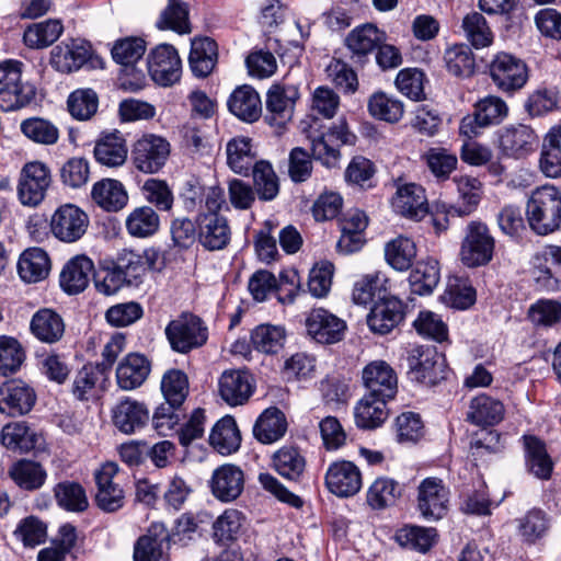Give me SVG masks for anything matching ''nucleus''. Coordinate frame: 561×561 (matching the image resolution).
<instances>
[{
    "label": "nucleus",
    "mask_w": 561,
    "mask_h": 561,
    "mask_svg": "<svg viewBox=\"0 0 561 561\" xmlns=\"http://www.w3.org/2000/svg\"><path fill=\"white\" fill-rule=\"evenodd\" d=\"M226 204L224 191L209 187L196 215L197 241L208 251L227 248L231 240V228L226 216L220 214Z\"/></svg>",
    "instance_id": "f257e3e1"
},
{
    "label": "nucleus",
    "mask_w": 561,
    "mask_h": 561,
    "mask_svg": "<svg viewBox=\"0 0 561 561\" xmlns=\"http://www.w3.org/2000/svg\"><path fill=\"white\" fill-rule=\"evenodd\" d=\"M530 228L539 236L556 231L561 224V192L553 185L537 187L526 208Z\"/></svg>",
    "instance_id": "f03ea898"
},
{
    "label": "nucleus",
    "mask_w": 561,
    "mask_h": 561,
    "mask_svg": "<svg viewBox=\"0 0 561 561\" xmlns=\"http://www.w3.org/2000/svg\"><path fill=\"white\" fill-rule=\"evenodd\" d=\"M165 335L172 350L185 354L206 343L208 329L199 317L184 312L167 325Z\"/></svg>",
    "instance_id": "7ed1b4c3"
},
{
    "label": "nucleus",
    "mask_w": 561,
    "mask_h": 561,
    "mask_svg": "<svg viewBox=\"0 0 561 561\" xmlns=\"http://www.w3.org/2000/svg\"><path fill=\"white\" fill-rule=\"evenodd\" d=\"M319 127L318 119L313 118L308 128H304L311 144L312 157L327 167H333L340 156V146L348 142L350 135L344 124L327 130H320Z\"/></svg>",
    "instance_id": "20e7f679"
},
{
    "label": "nucleus",
    "mask_w": 561,
    "mask_h": 561,
    "mask_svg": "<svg viewBox=\"0 0 561 561\" xmlns=\"http://www.w3.org/2000/svg\"><path fill=\"white\" fill-rule=\"evenodd\" d=\"M495 240L489 228L481 221H471L466 228L459 252L460 261L467 267L486 265L493 257Z\"/></svg>",
    "instance_id": "39448f33"
},
{
    "label": "nucleus",
    "mask_w": 561,
    "mask_h": 561,
    "mask_svg": "<svg viewBox=\"0 0 561 561\" xmlns=\"http://www.w3.org/2000/svg\"><path fill=\"white\" fill-rule=\"evenodd\" d=\"M409 375L414 381L435 386L446 378V359L434 346H416L409 357Z\"/></svg>",
    "instance_id": "423d86ee"
},
{
    "label": "nucleus",
    "mask_w": 561,
    "mask_h": 561,
    "mask_svg": "<svg viewBox=\"0 0 561 561\" xmlns=\"http://www.w3.org/2000/svg\"><path fill=\"white\" fill-rule=\"evenodd\" d=\"M169 141L157 135H145L131 149V161L135 168L144 173L152 174L160 171L170 156Z\"/></svg>",
    "instance_id": "0eeeda50"
},
{
    "label": "nucleus",
    "mask_w": 561,
    "mask_h": 561,
    "mask_svg": "<svg viewBox=\"0 0 561 561\" xmlns=\"http://www.w3.org/2000/svg\"><path fill=\"white\" fill-rule=\"evenodd\" d=\"M417 511L428 522L442 519L448 512L449 490L442 479L426 478L417 488Z\"/></svg>",
    "instance_id": "6e6552de"
},
{
    "label": "nucleus",
    "mask_w": 561,
    "mask_h": 561,
    "mask_svg": "<svg viewBox=\"0 0 561 561\" xmlns=\"http://www.w3.org/2000/svg\"><path fill=\"white\" fill-rule=\"evenodd\" d=\"M363 385L368 398L375 397L393 400L398 393V376L394 369L385 360L368 363L362 370Z\"/></svg>",
    "instance_id": "1a4fd4ad"
},
{
    "label": "nucleus",
    "mask_w": 561,
    "mask_h": 561,
    "mask_svg": "<svg viewBox=\"0 0 561 561\" xmlns=\"http://www.w3.org/2000/svg\"><path fill=\"white\" fill-rule=\"evenodd\" d=\"M490 75L496 87L504 92L522 89L528 80L526 64L507 53L497 54L490 65Z\"/></svg>",
    "instance_id": "9d476101"
},
{
    "label": "nucleus",
    "mask_w": 561,
    "mask_h": 561,
    "mask_svg": "<svg viewBox=\"0 0 561 561\" xmlns=\"http://www.w3.org/2000/svg\"><path fill=\"white\" fill-rule=\"evenodd\" d=\"M88 226V215L72 204H65L58 207L50 219L51 233L55 238L66 243H72L81 239Z\"/></svg>",
    "instance_id": "9b49d317"
},
{
    "label": "nucleus",
    "mask_w": 561,
    "mask_h": 561,
    "mask_svg": "<svg viewBox=\"0 0 561 561\" xmlns=\"http://www.w3.org/2000/svg\"><path fill=\"white\" fill-rule=\"evenodd\" d=\"M148 71L151 79L161 87L176 83L182 73L178 50L170 44L158 45L148 56Z\"/></svg>",
    "instance_id": "f8f14e48"
},
{
    "label": "nucleus",
    "mask_w": 561,
    "mask_h": 561,
    "mask_svg": "<svg viewBox=\"0 0 561 561\" xmlns=\"http://www.w3.org/2000/svg\"><path fill=\"white\" fill-rule=\"evenodd\" d=\"M50 185L47 167L38 161L26 163L20 175L18 195L23 205L37 206L45 198Z\"/></svg>",
    "instance_id": "ddd939ff"
},
{
    "label": "nucleus",
    "mask_w": 561,
    "mask_h": 561,
    "mask_svg": "<svg viewBox=\"0 0 561 561\" xmlns=\"http://www.w3.org/2000/svg\"><path fill=\"white\" fill-rule=\"evenodd\" d=\"M394 213L415 221L422 220L428 213V202L425 190L416 183L397 184L391 198Z\"/></svg>",
    "instance_id": "4468645a"
},
{
    "label": "nucleus",
    "mask_w": 561,
    "mask_h": 561,
    "mask_svg": "<svg viewBox=\"0 0 561 561\" xmlns=\"http://www.w3.org/2000/svg\"><path fill=\"white\" fill-rule=\"evenodd\" d=\"M328 490L339 497H350L359 492L363 480L358 467L352 461L332 462L325 472Z\"/></svg>",
    "instance_id": "2eb2a0df"
},
{
    "label": "nucleus",
    "mask_w": 561,
    "mask_h": 561,
    "mask_svg": "<svg viewBox=\"0 0 561 561\" xmlns=\"http://www.w3.org/2000/svg\"><path fill=\"white\" fill-rule=\"evenodd\" d=\"M91 45L80 38L61 42L50 51L49 64L62 73L79 70L91 57Z\"/></svg>",
    "instance_id": "dca6fc26"
},
{
    "label": "nucleus",
    "mask_w": 561,
    "mask_h": 561,
    "mask_svg": "<svg viewBox=\"0 0 561 561\" xmlns=\"http://www.w3.org/2000/svg\"><path fill=\"white\" fill-rule=\"evenodd\" d=\"M345 322L323 308L312 309L306 318L308 335L322 344H332L342 340Z\"/></svg>",
    "instance_id": "f3484780"
},
{
    "label": "nucleus",
    "mask_w": 561,
    "mask_h": 561,
    "mask_svg": "<svg viewBox=\"0 0 561 561\" xmlns=\"http://www.w3.org/2000/svg\"><path fill=\"white\" fill-rule=\"evenodd\" d=\"M385 41V32L374 24L366 23L347 34L345 45L351 51V60L363 66L369 60V55Z\"/></svg>",
    "instance_id": "a211bd4d"
},
{
    "label": "nucleus",
    "mask_w": 561,
    "mask_h": 561,
    "mask_svg": "<svg viewBox=\"0 0 561 561\" xmlns=\"http://www.w3.org/2000/svg\"><path fill=\"white\" fill-rule=\"evenodd\" d=\"M36 394L22 380H10L0 387V412L9 416L23 415L34 407Z\"/></svg>",
    "instance_id": "6ab92c4d"
},
{
    "label": "nucleus",
    "mask_w": 561,
    "mask_h": 561,
    "mask_svg": "<svg viewBox=\"0 0 561 561\" xmlns=\"http://www.w3.org/2000/svg\"><path fill=\"white\" fill-rule=\"evenodd\" d=\"M118 473V466L115 462L104 463L95 473L98 492L95 501L104 512H115L124 505V491L113 480Z\"/></svg>",
    "instance_id": "aec40b11"
},
{
    "label": "nucleus",
    "mask_w": 561,
    "mask_h": 561,
    "mask_svg": "<svg viewBox=\"0 0 561 561\" xmlns=\"http://www.w3.org/2000/svg\"><path fill=\"white\" fill-rule=\"evenodd\" d=\"M402 320V302L391 296L376 301L367 316V324L370 330L381 335L391 332Z\"/></svg>",
    "instance_id": "412c9836"
},
{
    "label": "nucleus",
    "mask_w": 561,
    "mask_h": 561,
    "mask_svg": "<svg viewBox=\"0 0 561 561\" xmlns=\"http://www.w3.org/2000/svg\"><path fill=\"white\" fill-rule=\"evenodd\" d=\"M244 488L243 471L234 465H222L214 470L210 489L216 499L231 502L240 496Z\"/></svg>",
    "instance_id": "4be33fe9"
},
{
    "label": "nucleus",
    "mask_w": 561,
    "mask_h": 561,
    "mask_svg": "<svg viewBox=\"0 0 561 561\" xmlns=\"http://www.w3.org/2000/svg\"><path fill=\"white\" fill-rule=\"evenodd\" d=\"M538 136L533 128L518 124L506 127L500 136L502 151L513 158H522L534 151Z\"/></svg>",
    "instance_id": "5701e85b"
},
{
    "label": "nucleus",
    "mask_w": 561,
    "mask_h": 561,
    "mask_svg": "<svg viewBox=\"0 0 561 561\" xmlns=\"http://www.w3.org/2000/svg\"><path fill=\"white\" fill-rule=\"evenodd\" d=\"M149 420V411L144 403L125 399L112 410L114 426L124 434H134L142 428Z\"/></svg>",
    "instance_id": "b1692460"
},
{
    "label": "nucleus",
    "mask_w": 561,
    "mask_h": 561,
    "mask_svg": "<svg viewBox=\"0 0 561 561\" xmlns=\"http://www.w3.org/2000/svg\"><path fill=\"white\" fill-rule=\"evenodd\" d=\"M299 98V91L293 84H274L267 92L266 108L273 115L272 119L277 125L289 121L294 113V106Z\"/></svg>",
    "instance_id": "393cba45"
},
{
    "label": "nucleus",
    "mask_w": 561,
    "mask_h": 561,
    "mask_svg": "<svg viewBox=\"0 0 561 561\" xmlns=\"http://www.w3.org/2000/svg\"><path fill=\"white\" fill-rule=\"evenodd\" d=\"M229 111L239 119L253 123L262 114V102L259 93L248 84L236 88L228 99Z\"/></svg>",
    "instance_id": "a878e982"
},
{
    "label": "nucleus",
    "mask_w": 561,
    "mask_h": 561,
    "mask_svg": "<svg viewBox=\"0 0 561 561\" xmlns=\"http://www.w3.org/2000/svg\"><path fill=\"white\" fill-rule=\"evenodd\" d=\"M94 271V264L85 255L72 257L60 273V286L70 294L76 295L83 291L90 283V277Z\"/></svg>",
    "instance_id": "bb28decb"
},
{
    "label": "nucleus",
    "mask_w": 561,
    "mask_h": 561,
    "mask_svg": "<svg viewBox=\"0 0 561 561\" xmlns=\"http://www.w3.org/2000/svg\"><path fill=\"white\" fill-rule=\"evenodd\" d=\"M150 373V362L141 354H128L116 368L117 385L123 390L140 387Z\"/></svg>",
    "instance_id": "cd10ccee"
},
{
    "label": "nucleus",
    "mask_w": 561,
    "mask_h": 561,
    "mask_svg": "<svg viewBox=\"0 0 561 561\" xmlns=\"http://www.w3.org/2000/svg\"><path fill=\"white\" fill-rule=\"evenodd\" d=\"M93 153L96 161L103 165H123L128 154L126 140L117 130L104 134L96 140Z\"/></svg>",
    "instance_id": "c85d7f7f"
},
{
    "label": "nucleus",
    "mask_w": 561,
    "mask_h": 561,
    "mask_svg": "<svg viewBox=\"0 0 561 561\" xmlns=\"http://www.w3.org/2000/svg\"><path fill=\"white\" fill-rule=\"evenodd\" d=\"M30 329L37 340L53 344L60 341L64 336L65 322L55 310L43 308L33 314Z\"/></svg>",
    "instance_id": "c756f323"
},
{
    "label": "nucleus",
    "mask_w": 561,
    "mask_h": 561,
    "mask_svg": "<svg viewBox=\"0 0 561 561\" xmlns=\"http://www.w3.org/2000/svg\"><path fill=\"white\" fill-rule=\"evenodd\" d=\"M252 391L251 377L245 371H225L219 379L220 396L230 405L243 404Z\"/></svg>",
    "instance_id": "7c9ffc66"
},
{
    "label": "nucleus",
    "mask_w": 561,
    "mask_h": 561,
    "mask_svg": "<svg viewBox=\"0 0 561 561\" xmlns=\"http://www.w3.org/2000/svg\"><path fill=\"white\" fill-rule=\"evenodd\" d=\"M505 414L502 401L488 394H479L470 401L467 420L478 426L499 424Z\"/></svg>",
    "instance_id": "2f4dec72"
},
{
    "label": "nucleus",
    "mask_w": 561,
    "mask_h": 561,
    "mask_svg": "<svg viewBox=\"0 0 561 561\" xmlns=\"http://www.w3.org/2000/svg\"><path fill=\"white\" fill-rule=\"evenodd\" d=\"M523 440L528 471L538 479L548 480L553 470V462L547 451L546 444L531 435H525Z\"/></svg>",
    "instance_id": "473e14b6"
},
{
    "label": "nucleus",
    "mask_w": 561,
    "mask_h": 561,
    "mask_svg": "<svg viewBox=\"0 0 561 561\" xmlns=\"http://www.w3.org/2000/svg\"><path fill=\"white\" fill-rule=\"evenodd\" d=\"M217 57V44L214 39L202 37L192 41L188 62L196 77L209 76L216 66Z\"/></svg>",
    "instance_id": "72a5a7b5"
},
{
    "label": "nucleus",
    "mask_w": 561,
    "mask_h": 561,
    "mask_svg": "<svg viewBox=\"0 0 561 561\" xmlns=\"http://www.w3.org/2000/svg\"><path fill=\"white\" fill-rule=\"evenodd\" d=\"M93 202L106 211H118L128 202L123 184L117 180L103 179L96 182L91 192Z\"/></svg>",
    "instance_id": "f704fd0d"
},
{
    "label": "nucleus",
    "mask_w": 561,
    "mask_h": 561,
    "mask_svg": "<svg viewBox=\"0 0 561 561\" xmlns=\"http://www.w3.org/2000/svg\"><path fill=\"white\" fill-rule=\"evenodd\" d=\"M159 228L160 216L150 206L135 207L125 219V229L133 238L146 239L152 237L159 231Z\"/></svg>",
    "instance_id": "c9c22d12"
},
{
    "label": "nucleus",
    "mask_w": 561,
    "mask_h": 561,
    "mask_svg": "<svg viewBox=\"0 0 561 561\" xmlns=\"http://www.w3.org/2000/svg\"><path fill=\"white\" fill-rule=\"evenodd\" d=\"M50 270L47 253L39 248L25 250L18 262L20 277L26 283H37L44 279Z\"/></svg>",
    "instance_id": "e433bc0d"
},
{
    "label": "nucleus",
    "mask_w": 561,
    "mask_h": 561,
    "mask_svg": "<svg viewBox=\"0 0 561 561\" xmlns=\"http://www.w3.org/2000/svg\"><path fill=\"white\" fill-rule=\"evenodd\" d=\"M389 400L365 394L355 407V423L364 430L379 427L388 417L387 403Z\"/></svg>",
    "instance_id": "4c0bfd02"
},
{
    "label": "nucleus",
    "mask_w": 561,
    "mask_h": 561,
    "mask_svg": "<svg viewBox=\"0 0 561 561\" xmlns=\"http://www.w3.org/2000/svg\"><path fill=\"white\" fill-rule=\"evenodd\" d=\"M287 430L284 413L277 408L266 409L256 420L253 434L263 444H271L282 438Z\"/></svg>",
    "instance_id": "58836bf2"
},
{
    "label": "nucleus",
    "mask_w": 561,
    "mask_h": 561,
    "mask_svg": "<svg viewBox=\"0 0 561 561\" xmlns=\"http://www.w3.org/2000/svg\"><path fill=\"white\" fill-rule=\"evenodd\" d=\"M454 182L459 194L460 204L450 206L449 214H457L459 217L468 216L480 203L482 184L477 178L469 175L455 176Z\"/></svg>",
    "instance_id": "ea45409f"
},
{
    "label": "nucleus",
    "mask_w": 561,
    "mask_h": 561,
    "mask_svg": "<svg viewBox=\"0 0 561 561\" xmlns=\"http://www.w3.org/2000/svg\"><path fill=\"white\" fill-rule=\"evenodd\" d=\"M209 443L221 455H230L239 449L241 435L232 416H225L214 425Z\"/></svg>",
    "instance_id": "a19ab883"
},
{
    "label": "nucleus",
    "mask_w": 561,
    "mask_h": 561,
    "mask_svg": "<svg viewBox=\"0 0 561 561\" xmlns=\"http://www.w3.org/2000/svg\"><path fill=\"white\" fill-rule=\"evenodd\" d=\"M539 167L548 178L561 176V125L551 128L545 137Z\"/></svg>",
    "instance_id": "79ce46f5"
},
{
    "label": "nucleus",
    "mask_w": 561,
    "mask_h": 561,
    "mask_svg": "<svg viewBox=\"0 0 561 561\" xmlns=\"http://www.w3.org/2000/svg\"><path fill=\"white\" fill-rule=\"evenodd\" d=\"M273 466L279 476L299 481L306 469V459L297 447L284 446L273 455Z\"/></svg>",
    "instance_id": "37998d69"
},
{
    "label": "nucleus",
    "mask_w": 561,
    "mask_h": 561,
    "mask_svg": "<svg viewBox=\"0 0 561 561\" xmlns=\"http://www.w3.org/2000/svg\"><path fill=\"white\" fill-rule=\"evenodd\" d=\"M388 279L380 272L362 276L354 285L353 300L357 305H367L374 299L380 301L387 297Z\"/></svg>",
    "instance_id": "c03bdc74"
},
{
    "label": "nucleus",
    "mask_w": 561,
    "mask_h": 561,
    "mask_svg": "<svg viewBox=\"0 0 561 561\" xmlns=\"http://www.w3.org/2000/svg\"><path fill=\"white\" fill-rule=\"evenodd\" d=\"M64 32L59 20H46L30 25L23 35L24 43L30 48H44L55 43Z\"/></svg>",
    "instance_id": "a18cd8bd"
},
{
    "label": "nucleus",
    "mask_w": 561,
    "mask_h": 561,
    "mask_svg": "<svg viewBox=\"0 0 561 561\" xmlns=\"http://www.w3.org/2000/svg\"><path fill=\"white\" fill-rule=\"evenodd\" d=\"M516 522L518 535L524 542L529 545H534L543 538L550 527L548 515L539 508L528 511Z\"/></svg>",
    "instance_id": "49530a36"
},
{
    "label": "nucleus",
    "mask_w": 561,
    "mask_h": 561,
    "mask_svg": "<svg viewBox=\"0 0 561 561\" xmlns=\"http://www.w3.org/2000/svg\"><path fill=\"white\" fill-rule=\"evenodd\" d=\"M1 443L8 449L27 453L35 448L38 437L24 422L7 424L1 431Z\"/></svg>",
    "instance_id": "de8ad7c7"
},
{
    "label": "nucleus",
    "mask_w": 561,
    "mask_h": 561,
    "mask_svg": "<svg viewBox=\"0 0 561 561\" xmlns=\"http://www.w3.org/2000/svg\"><path fill=\"white\" fill-rule=\"evenodd\" d=\"M416 256V245L410 238L399 236L385 247L387 263L397 271H407Z\"/></svg>",
    "instance_id": "09e8293b"
},
{
    "label": "nucleus",
    "mask_w": 561,
    "mask_h": 561,
    "mask_svg": "<svg viewBox=\"0 0 561 561\" xmlns=\"http://www.w3.org/2000/svg\"><path fill=\"white\" fill-rule=\"evenodd\" d=\"M440 278L438 262L434 259L417 262L410 274L412 291L417 295H430Z\"/></svg>",
    "instance_id": "8fccbe9b"
},
{
    "label": "nucleus",
    "mask_w": 561,
    "mask_h": 561,
    "mask_svg": "<svg viewBox=\"0 0 561 561\" xmlns=\"http://www.w3.org/2000/svg\"><path fill=\"white\" fill-rule=\"evenodd\" d=\"M252 171L255 193L259 199L270 202L279 193V180L272 164L261 160L255 162Z\"/></svg>",
    "instance_id": "3c124183"
},
{
    "label": "nucleus",
    "mask_w": 561,
    "mask_h": 561,
    "mask_svg": "<svg viewBox=\"0 0 561 561\" xmlns=\"http://www.w3.org/2000/svg\"><path fill=\"white\" fill-rule=\"evenodd\" d=\"M402 494V486L393 479L377 478L367 492V503L374 510H382L396 504Z\"/></svg>",
    "instance_id": "603ef678"
},
{
    "label": "nucleus",
    "mask_w": 561,
    "mask_h": 561,
    "mask_svg": "<svg viewBox=\"0 0 561 561\" xmlns=\"http://www.w3.org/2000/svg\"><path fill=\"white\" fill-rule=\"evenodd\" d=\"M160 387L167 403L182 405L190 392L188 377L183 370L171 368L163 374Z\"/></svg>",
    "instance_id": "864d4df0"
},
{
    "label": "nucleus",
    "mask_w": 561,
    "mask_h": 561,
    "mask_svg": "<svg viewBox=\"0 0 561 561\" xmlns=\"http://www.w3.org/2000/svg\"><path fill=\"white\" fill-rule=\"evenodd\" d=\"M54 495L57 504L69 512H83L89 501L83 486L75 481H62L55 485Z\"/></svg>",
    "instance_id": "5fc2aeb1"
},
{
    "label": "nucleus",
    "mask_w": 561,
    "mask_h": 561,
    "mask_svg": "<svg viewBox=\"0 0 561 561\" xmlns=\"http://www.w3.org/2000/svg\"><path fill=\"white\" fill-rule=\"evenodd\" d=\"M227 162L234 173L248 175L255 164V157L248 138H233L227 144Z\"/></svg>",
    "instance_id": "6e6d98bb"
},
{
    "label": "nucleus",
    "mask_w": 561,
    "mask_h": 561,
    "mask_svg": "<svg viewBox=\"0 0 561 561\" xmlns=\"http://www.w3.org/2000/svg\"><path fill=\"white\" fill-rule=\"evenodd\" d=\"M9 476L20 488L32 491L44 484L47 474L39 463L20 460L11 466Z\"/></svg>",
    "instance_id": "4d7b16f0"
},
{
    "label": "nucleus",
    "mask_w": 561,
    "mask_h": 561,
    "mask_svg": "<svg viewBox=\"0 0 561 561\" xmlns=\"http://www.w3.org/2000/svg\"><path fill=\"white\" fill-rule=\"evenodd\" d=\"M285 339V330L279 325L261 324L251 333L253 347L264 354L278 353L284 346Z\"/></svg>",
    "instance_id": "13d9d810"
},
{
    "label": "nucleus",
    "mask_w": 561,
    "mask_h": 561,
    "mask_svg": "<svg viewBox=\"0 0 561 561\" xmlns=\"http://www.w3.org/2000/svg\"><path fill=\"white\" fill-rule=\"evenodd\" d=\"M436 536L435 528L407 526L397 531L396 541L401 547L426 552L434 545Z\"/></svg>",
    "instance_id": "bf43d9fd"
},
{
    "label": "nucleus",
    "mask_w": 561,
    "mask_h": 561,
    "mask_svg": "<svg viewBox=\"0 0 561 561\" xmlns=\"http://www.w3.org/2000/svg\"><path fill=\"white\" fill-rule=\"evenodd\" d=\"M156 25L159 30H171L181 35L190 33L186 5L180 0H169L168 7L161 12Z\"/></svg>",
    "instance_id": "052dcab7"
},
{
    "label": "nucleus",
    "mask_w": 561,
    "mask_h": 561,
    "mask_svg": "<svg viewBox=\"0 0 561 561\" xmlns=\"http://www.w3.org/2000/svg\"><path fill=\"white\" fill-rule=\"evenodd\" d=\"M77 541L76 528L66 524L59 528V537L49 547L42 549L37 554V561H65L66 557Z\"/></svg>",
    "instance_id": "680f3d73"
},
{
    "label": "nucleus",
    "mask_w": 561,
    "mask_h": 561,
    "mask_svg": "<svg viewBox=\"0 0 561 561\" xmlns=\"http://www.w3.org/2000/svg\"><path fill=\"white\" fill-rule=\"evenodd\" d=\"M368 111L371 116L388 123H397L403 116V104L401 101L378 92L370 96Z\"/></svg>",
    "instance_id": "e2e57ef3"
},
{
    "label": "nucleus",
    "mask_w": 561,
    "mask_h": 561,
    "mask_svg": "<svg viewBox=\"0 0 561 561\" xmlns=\"http://www.w3.org/2000/svg\"><path fill=\"white\" fill-rule=\"evenodd\" d=\"M527 317L536 328H552L561 323V302L539 299L529 307Z\"/></svg>",
    "instance_id": "0e129e2a"
},
{
    "label": "nucleus",
    "mask_w": 561,
    "mask_h": 561,
    "mask_svg": "<svg viewBox=\"0 0 561 561\" xmlns=\"http://www.w3.org/2000/svg\"><path fill=\"white\" fill-rule=\"evenodd\" d=\"M444 60L447 70L456 77H469L474 70V56L469 46L454 45L446 49Z\"/></svg>",
    "instance_id": "69168bd1"
},
{
    "label": "nucleus",
    "mask_w": 561,
    "mask_h": 561,
    "mask_svg": "<svg viewBox=\"0 0 561 561\" xmlns=\"http://www.w3.org/2000/svg\"><path fill=\"white\" fill-rule=\"evenodd\" d=\"M473 111L481 123L488 127L501 124L508 115L506 102L496 95H488L479 100Z\"/></svg>",
    "instance_id": "338daca9"
},
{
    "label": "nucleus",
    "mask_w": 561,
    "mask_h": 561,
    "mask_svg": "<svg viewBox=\"0 0 561 561\" xmlns=\"http://www.w3.org/2000/svg\"><path fill=\"white\" fill-rule=\"evenodd\" d=\"M21 131L31 140L42 145H54L59 138L58 128L47 119L31 117L21 123Z\"/></svg>",
    "instance_id": "774afa93"
}]
</instances>
